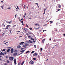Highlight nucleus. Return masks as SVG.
Segmentation results:
<instances>
[{"label":"nucleus","instance_id":"1","mask_svg":"<svg viewBox=\"0 0 65 65\" xmlns=\"http://www.w3.org/2000/svg\"><path fill=\"white\" fill-rule=\"evenodd\" d=\"M9 59L10 60H13L14 58L13 57H9Z\"/></svg>","mask_w":65,"mask_h":65},{"label":"nucleus","instance_id":"2","mask_svg":"<svg viewBox=\"0 0 65 65\" xmlns=\"http://www.w3.org/2000/svg\"><path fill=\"white\" fill-rule=\"evenodd\" d=\"M29 63L30 64H34V62L32 60L30 61Z\"/></svg>","mask_w":65,"mask_h":65},{"label":"nucleus","instance_id":"3","mask_svg":"<svg viewBox=\"0 0 65 65\" xmlns=\"http://www.w3.org/2000/svg\"><path fill=\"white\" fill-rule=\"evenodd\" d=\"M13 48H12L11 50V53L12 54L13 53Z\"/></svg>","mask_w":65,"mask_h":65},{"label":"nucleus","instance_id":"4","mask_svg":"<svg viewBox=\"0 0 65 65\" xmlns=\"http://www.w3.org/2000/svg\"><path fill=\"white\" fill-rule=\"evenodd\" d=\"M10 26L9 25H7L6 27L5 28L6 29H8L9 27Z\"/></svg>","mask_w":65,"mask_h":65},{"label":"nucleus","instance_id":"5","mask_svg":"<svg viewBox=\"0 0 65 65\" xmlns=\"http://www.w3.org/2000/svg\"><path fill=\"white\" fill-rule=\"evenodd\" d=\"M37 55V53H35L33 54V56H34V57H36Z\"/></svg>","mask_w":65,"mask_h":65},{"label":"nucleus","instance_id":"6","mask_svg":"<svg viewBox=\"0 0 65 65\" xmlns=\"http://www.w3.org/2000/svg\"><path fill=\"white\" fill-rule=\"evenodd\" d=\"M14 63L15 64V65H16V64H17V62H16V59H14Z\"/></svg>","mask_w":65,"mask_h":65},{"label":"nucleus","instance_id":"7","mask_svg":"<svg viewBox=\"0 0 65 65\" xmlns=\"http://www.w3.org/2000/svg\"><path fill=\"white\" fill-rule=\"evenodd\" d=\"M25 43V42H21V43H20L19 44L20 45H21V44H22V45H23V44H23V43Z\"/></svg>","mask_w":65,"mask_h":65},{"label":"nucleus","instance_id":"8","mask_svg":"<svg viewBox=\"0 0 65 65\" xmlns=\"http://www.w3.org/2000/svg\"><path fill=\"white\" fill-rule=\"evenodd\" d=\"M25 52V50H22V51H20V52L22 53V54L24 53V52Z\"/></svg>","mask_w":65,"mask_h":65},{"label":"nucleus","instance_id":"9","mask_svg":"<svg viewBox=\"0 0 65 65\" xmlns=\"http://www.w3.org/2000/svg\"><path fill=\"white\" fill-rule=\"evenodd\" d=\"M57 6H58V7L59 8H60V7H61V5L60 4H58V5Z\"/></svg>","mask_w":65,"mask_h":65},{"label":"nucleus","instance_id":"10","mask_svg":"<svg viewBox=\"0 0 65 65\" xmlns=\"http://www.w3.org/2000/svg\"><path fill=\"white\" fill-rule=\"evenodd\" d=\"M44 41H45V39H43L42 41V43H44Z\"/></svg>","mask_w":65,"mask_h":65},{"label":"nucleus","instance_id":"11","mask_svg":"<svg viewBox=\"0 0 65 65\" xmlns=\"http://www.w3.org/2000/svg\"><path fill=\"white\" fill-rule=\"evenodd\" d=\"M17 54H18V53H17V52H16L15 53H14L13 54V56H16V55H17Z\"/></svg>","mask_w":65,"mask_h":65},{"label":"nucleus","instance_id":"12","mask_svg":"<svg viewBox=\"0 0 65 65\" xmlns=\"http://www.w3.org/2000/svg\"><path fill=\"white\" fill-rule=\"evenodd\" d=\"M0 55H3V56H4V53L2 52L0 53Z\"/></svg>","mask_w":65,"mask_h":65},{"label":"nucleus","instance_id":"13","mask_svg":"<svg viewBox=\"0 0 65 65\" xmlns=\"http://www.w3.org/2000/svg\"><path fill=\"white\" fill-rule=\"evenodd\" d=\"M27 44H25L23 45V46L24 47H26V46H27Z\"/></svg>","mask_w":65,"mask_h":65},{"label":"nucleus","instance_id":"14","mask_svg":"<svg viewBox=\"0 0 65 65\" xmlns=\"http://www.w3.org/2000/svg\"><path fill=\"white\" fill-rule=\"evenodd\" d=\"M44 12L43 13V14H45V10H46V9H44Z\"/></svg>","mask_w":65,"mask_h":65},{"label":"nucleus","instance_id":"15","mask_svg":"<svg viewBox=\"0 0 65 65\" xmlns=\"http://www.w3.org/2000/svg\"><path fill=\"white\" fill-rule=\"evenodd\" d=\"M21 47V46L20 45H18L17 46V48H20Z\"/></svg>","mask_w":65,"mask_h":65},{"label":"nucleus","instance_id":"16","mask_svg":"<svg viewBox=\"0 0 65 65\" xmlns=\"http://www.w3.org/2000/svg\"><path fill=\"white\" fill-rule=\"evenodd\" d=\"M10 51V49L9 48L7 50V52L8 53H9Z\"/></svg>","mask_w":65,"mask_h":65},{"label":"nucleus","instance_id":"17","mask_svg":"<svg viewBox=\"0 0 65 65\" xmlns=\"http://www.w3.org/2000/svg\"><path fill=\"white\" fill-rule=\"evenodd\" d=\"M18 50H16V49H15L14 50V52H18Z\"/></svg>","mask_w":65,"mask_h":65},{"label":"nucleus","instance_id":"18","mask_svg":"<svg viewBox=\"0 0 65 65\" xmlns=\"http://www.w3.org/2000/svg\"><path fill=\"white\" fill-rule=\"evenodd\" d=\"M24 62H25V61H24L23 62L21 63V65H23V64H24Z\"/></svg>","mask_w":65,"mask_h":65},{"label":"nucleus","instance_id":"19","mask_svg":"<svg viewBox=\"0 0 65 65\" xmlns=\"http://www.w3.org/2000/svg\"><path fill=\"white\" fill-rule=\"evenodd\" d=\"M21 62H22L21 61H20L19 62V63L18 65H20V64H21Z\"/></svg>","mask_w":65,"mask_h":65},{"label":"nucleus","instance_id":"20","mask_svg":"<svg viewBox=\"0 0 65 65\" xmlns=\"http://www.w3.org/2000/svg\"><path fill=\"white\" fill-rule=\"evenodd\" d=\"M30 52V51H27L26 53V54H28V53H29Z\"/></svg>","mask_w":65,"mask_h":65},{"label":"nucleus","instance_id":"21","mask_svg":"<svg viewBox=\"0 0 65 65\" xmlns=\"http://www.w3.org/2000/svg\"><path fill=\"white\" fill-rule=\"evenodd\" d=\"M6 50V49H4L2 51V52H4V51H5Z\"/></svg>","mask_w":65,"mask_h":65},{"label":"nucleus","instance_id":"22","mask_svg":"<svg viewBox=\"0 0 65 65\" xmlns=\"http://www.w3.org/2000/svg\"><path fill=\"white\" fill-rule=\"evenodd\" d=\"M29 42L30 43H32V41H31L30 40H29Z\"/></svg>","mask_w":65,"mask_h":65},{"label":"nucleus","instance_id":"23","mask_svg":"<svg viewBox=\"0 0 65 65\" xmlns=\"http://www.w3.org/2000/svg\"><path fill=\"white\" fill-rule=\"evenodd\" d=\"M4 6V5H3V6H1V7H2V9H3Z\"/></svg>","mask_w":65,"mask_h":65},{"label":"nucleus","instance_id":"24","mask_svg":"<svg viewBox=\"0 0 65 65\" xmlns=\"http://www.w3.org/2000/svg\"><path fill=\"white\" fill-rule=\"evenodd\" d=\"M28 33L30 34H32V32H29Z\"/></svg>","mask_w":65,"mask_h":65},{"label":"nucleus","instance_id":"25","mask_svg":"<svg viewBox=\"0 0 65 65\" xmlns=\"http://www.w3.org/2000/svg\"><path fill=\"white\" fill-rule=\"evenodd\" d=\"M40 50H41V52L42 51V50H43L42 48H41Z\"/></svg>","mask_w":65,"mask_h":65},{"label":"nucleus","instance_id":"26","mask_svg":"<svg viewBox=\"0 0 65 65\" xmlns=\"http://www.w3.org/2000/svg\"><path fill=\"white\" fill-rule=\"evenodd\" d=\"M31 40H33V41L34 40V39H33L32 38H31Z\"/></svg>","mask_w":65,"mask_h":65},{"label":"nucleus","instance_id":"27","mask_svg":"<svg viewBox=\"0 0 65 65\" xmlns=\"http://www.w3.org/2000/svg\"><path fill=\"white\" fill-rule=\"evenodd\" d=\"M24 5V7L23 8H24V9L25 8V7H26V6L25 5Z\"/></svg>","mask_w":65,"mask_h":65},{"label":"nucleus","instance_id":"28","mask_svg":"<svg viewBox=\"0 0 65 65\" xmlns=\"http://www.w3.org/2000/svg\"><path fill=\"white\" fill-rule=\"evenodd\" d=\"M33 59L34 60H36V58H33Z\"/></svg>","mask_w":65,"mask_h":65},{"label":"nucleus","instance_id":"29","mask_svg":"<svg viewBox=\"0 0 65 65\" xmlns=\"http://www.w3.org/2000/svg\"><path fill=\"white\" fill-rule=\"evenodd\" d=\"M35 52L34 51H32L31 52V54H33V53H34V52Z\"/></svg>","mask_w":65,"mask_h":65},{"label":"nucleus","instance_id":"30","mask_svg":"<svg viewBox=\"0 0 65 65\" xmlns=\"http://www.w3.org/2000/svg\"><path fill=\"white\" fill-rule=\"evenodd\" d=\"M50 23H51V24H52V23H53V22H52V21H50Z\"/></svg>","mask_w":65,"mask_h":65},{"label":"nucleus","instance_id":"31","mask_svg":"<svg viewBox=\"0 0 65 65\" xmlns=\"http://www.w3.org/2000/svg\"><path fill=\"white\" fill-rule=\"evenodd\" d=\"M10 23H12L11 21H10V22L9 21L8 22V24H10Z\"/></svg>","mask_w":65,"mask_h":65},{"label":"nucleus","instance_id":"32","mask_svg":"<svg viewBox=\"0 0 65 65\" xmlns=\"http://www.w3.org/2000/svg\"><path fill=\"white\" fill-rule=\"evenodd\" d=\"M8 42H7L6 43H4V44H6V43H8Z\"/></svg>","mask_w":65,"mask_h":65},{"label":"nucleus","instance_id":"33","mask_svg":"<svg viewBox=\"0 0 65 65\" xmlns=\"http://www.w3.org/2000/svg\"><path fill=\"white\" fill-rule=\"evenodd\" d=\"M24 30L25 31V32H27V30H26V29H25V28L24 29Z\"/></svg>","mask_w":65,"mask_h":65},{"label":"nucleus","instance_id":"34","mask_svg":"<svg viewBox=\"0 0 65 65\" xmlns=\"http://www.w3.org/2000/svg\"><path fill=\"white\" fill-rule=\"evenodd\" d=\"M28 38H31V36H28Z\"/></svg>","mask_w":65,"mask_h":65},{"label":"nucleus","instance_id":"35","mask_svg":"<svg viewBox=\"0 0 65 65\" xmlns=\"http://www.w3.org/2000/svg\"><path fill=\"white\" fill-rule=\"evenodd\" d=\"M34 47H35V48H36V45H34Z\"/></svg>","mask_w":65,"mask_h":65},{"label":"nucleus","instance_id":"36","mask_svg":"<svg viewBox=\"0 0 65 65\" xmlns=\"http://www.w3.org/2000/svg\"><path fill=\"white\" fill-rule=\"evenodd\" d=\"M35 4H36V5L37 4V6H38V3H35Z\"/></svg>","mask_w":65,"mask_h":65},{"label":"nucleus","instance_id":"37","mask_svg":"<svg viewBox=\"0 0 65 65\" xmlns=\"http://www.w3.org/2000/svg\"><path fill=\"white\" fill-rule=\"evenodd\" d=\"M39 27H38V28H36V30H37V29H39Z\"/></svg>","mask_w":65,"mask_h":65},{"label":"nucleus","instance_id":"38","mask_svg":"<svg viewBox=\"0 0 65 65\" xmlns=\"http://www.w3.org/2000/svg\"><path fill=\"white\" fill-rule=\"evenodd\" d=\"M29 29H30V30H32V28H29Z\"/></svg>","mask_w":65,"mask_h":65},{"label":"nucleus","instance_id":"39","mask_svg":"<svg viewBox=\"0 0 65 65\" xmlns=\"http://www.w3.org/2000/svg\"><path fill=\"white\" fill-rule=\"evenodd\" d=\"M26 26L27 27H29V26L27 24H26Z\"/></svg>","mask_w":65,"mask_h":65},{"label":"nucleus","instance_id":"40","mask_svg":"<svg viewBox=\"0 0 65 65\" xmlns=\"http://www.w3.org/2000/svg\"><path fill=\"white\" fill-rule=\"evenodd\" d=\"M60 10H61V9H58V11H60Z\"/></svg>","mask_w":65,"mask_h":65},{"label":"nucleus","instance_id":"41","mask_svg":"<svg viewBox=\"0 0 65 65\" xmlns=\"http://www.w3.org/2000/svg\"><path fill=\"white\" fill-rule=\"evenodd\" d=\"M4 54H6L7 52H5L4 53Z\"/></svg>","mask_w":65,"mask_h":65},{"label":"nucleus","instance_id":"42","mask_svg":"<svg viewBox=\"0 0 65 65\" xmlns=\"http://www.w3.org/2000/svg\"><path fill=\"white\" fill-rule=\"evenodd\" d=\"M4 65H7V63H5Z\"/></svg>","mask_w":65,"mask_h":65},{"label":"nucleus","instance_id":"43","mask_svg":"<svg viewBox=\"0 0 65 65\" xmlns=\"http://www.w3.org/2000/svg\"><path fill=\"white\" fill-rule=\"evenodd\" d=\"M4 25V23H3V24H2V25Z\"/></svg>","mask_w":65,"mask_h":65},{"label":"nucleus","instance_id":"44","mask_svg":"<svg viewBox=\"0 0 65 65\" xmlns=\"http://www.w3.org/2000/svg\"><path fill=\"white\" fill-rule=\"evenodd\" d=\"M8 47V48H11V47Z\"/></svg>","mask_w":65,"mask_h":65},{"label":"nucleus","instance_id":"45","mask_svg":"<svg viewBox=\"0 0 65 65\" xmlns=\"http://www.w3.org/2000/svg\"><path fill=\"white\" fill-rule=\"evenodd\" d=\"M11 8H9H9H7V9H10Z\"/></svg>","mask_w":65,"mask_h":65},{"label":"nucleus","instance_id":"46","mask_svg":"<svg viewBox=\"0 0 65 65\" xmlns=\"http://www.w3.org/2000/svg\"><path fill=\"white\" fill-rule=\"evenodd\" d=\"M24 50V48H21V50Z\"/></svg>","mask_w":65,"mask_h":65},{"label":"nucleus","instance_id":"47","mask_svg":"<svg viewBox=\"0 0 65 65\" xmlns=\"http://www.w3.org/2000/svg\"><path fill=\"white\" fill-rule=\"evenodd\" d=\"M15 26H16V25H14L13 26V27H15Z\"/></svg>","mask_w":65,"mask_h":65},{"label":"nucleus","instance_id":"48","mask_svg":"<svg viewBox=\"0 0 65 65\" xmlns=\"http://www.w3.org/2000/svg\"><path fill=\"white\" fill-rule=\"evenodd\" d=\"M10 33H11V30H10Z\"/></svg>","mask_w":65,"mask_h":65},{"label":"nucleus","instance_id":"49","mask_svg":"<svg viewBox=\"0 0 65 65\" xmlns=\"http://www.w3.org/2000/svg\"><path fill=\"white\" fill-rule=\"evenodd\" d=\"M6 58L7 59V58H8V56H6Z\"/></svg>","mask_w":65,"mask_h":65},{"label":"nucleus","instance_id":"50","mask_svg":"<svg viewBox=\"0 0 65 65\" xmlns=\"http://www.w3.org/2000/svg\"><path fill=\"white\" fill-rule=\"evenodd\" d=\"M28 19H31V18H28Z\"/></svg>","mask_w":65,"mask_h":65},{"label":"nucleus","instance_id":"51","mask_svg":"<svg viewBox=\"0 0 65 65\" xmlns=\"http://www.w3.org/2000/svg\"><path fill=\"white\" fill-rule=\"evenodd\" d=\"M33 42H36V41L35 40Z\"/></svg>","mask_w":65,"mask_h":65},{"label":"nucleus","instance_id":"52","mask_svg":"<svg viewBox=\"0 0 65 65\" xmlns=\"http://www.w3.org/2000/svg\"><path fill=\"white\" fill-rule=\"evenodd\" d=\"M57 29H55V31H57Z\"/></svg>","mask_w":65,"mask_h":65},{"label":"nucleus","instance_id":"53","mask_svg":"<svg viewBox=\"0 0 65 65\" xmlns=\"http://www.w3.org/2000/svg\"><path fill=\"white\" fill-rule=\"evenodd\" d=\"M21 23H23V21H21Z\"/></svg>","mask_w":65,"mask_h":65},{"label":"nucleus","instance_id":"54","mask_svg":"<svg viewBox=\"0 0 65 65\" xmlns=\"http://www.w3.org/2000/svg\"><path fill=\"white\" fill-rule=\"evenodd\" d=\"M63 36H65V34H63Z\"/></svg>","mask_w":65,"mask_h":65},{"label":"nucleus","instance_id":"55","mask_svg":"<svg viewBox=\"0 0 65 65\" xmlns=\"http://www.w3.org/2000/svg\"><path fill=\"white\" fill-rule=\"evenodd\" d=\"M17 32H18V33H19V32H20V31H17Z\"/></svg>","mask_w":65,"mask_h":65},{"label":"nucleus","instance_id":"56","mask_svg":"<svg viewBox=\"0 0 65 65\" xmlns=\"http://www.w3.org/2000/svg\"><path fill=\"white\" fill-rule=\"evenodd\" d=\"M37 25H38V26H40V25H39V24H37Z\"/></svg>","mask_w":65,"mask_h":65},{"label":"nucleus","instance_id":"57","mask_svg":"<svg viewBox=\"0 0 65 65\" xmlns=\"http://www.w3.org/2000/svg\"><path fill=\"white\" fill-rule=\"evenodd\" d=\"M23 20V18H22L21 19V20Z\"/></svg>","mask_w":65,"mask_h":65},{"label":"nucleus","instance_id":"58","mask_svg":"<svg viewBox=\"0 0 65 65\" xmlns=\"http://www.w3.org/2000/svg\"><path fill=\"white\" fill-rule=\"evenodd\" d=\"M22 25H23V26L24 25V24H23V23H22Z\"/></svg>","mask_w":65,"mask_h":65},{"label":"nucleus","instance_id":"59","mask_svg":"<svg viewBox=\"0 0 65 65\" xmlns=\"http://www.w3.org/2000/svg\"><path fill=\"white\" fill-rule=\"evenodd\" d=\"M17 17V14H16L15 15V17Z\"/></svg>","mask_w":65,"mask_h":65},{"label":"nucleus","instance_id":"60","mask_svg":"<svg viewBox=\"0 0 65 65\" xmlns=\"http://www.w3.org/2000/svg\"><path fill=\"white\" fill-rule=\"evenodd\" d=\"M1 2H3V3H4V2H3V1H1Z\"/></svg>","mask_w":65,"mask_h":65},{"label":"nucleus","instance_id":"61","mask_svg":"<svg viewBox=\"0 0 65 65\" xmlns=\"http://www.w3.org/2000/svg\"><path fill=\"white\" fill-rule=\"evenodd\" d=\"M23 54V53H20L19 55H21V54Z\"/></svg>","mask_w":65,"mask_h":65},{"label":"nucleus","instance_id":"62","mask_svg":"<svg viewBox=\"0 0 65 65\" xmlns=\"http://www.w3.org/2000/svg\"><path fill=\"white\" fill-rule=\"evenodd\" d=\"M22 37V36H20V37H20H20Z\"/></svg>","mask_w":65,"mask_h":65},{"label":"nucleus","instance_id":"63","mask_svg":"<svg viewBox=\"0 0 65 65\" xmlns=\"http://www.w3.org/2000/svg\"><path fill=\"white\" fill-rule=\"evenodd\" d=\"M36 26H37V24H35Z\"/></svg>","mask_w":65,"mask_h":65},{"label":"nucleus","instance_id":"64","mask_svg":"<svg viewBox=\"0 0 65 65\" xmlns=\"http://www.w3.org/2000/svg\"><path fill=\"white\" fill-rule=\"evenodd\" d=\"M5 25H4V26H3V27H5Z\"/></svg>","mask_w":65,"mask_h":65}]
</instances>
